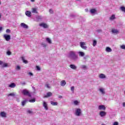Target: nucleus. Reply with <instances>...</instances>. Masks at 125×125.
<instances>
[{
  "label": "nucleus",
  "instance_id": "nucleus-1",
  "mask_svg": "<svg viewBox=\"0 0 125 125\" xmlns=\"http://www.w3.org/2000/svg\"><path fill=\"white\" fill-rule=\"evenodd\" d=\"M67 57L74 62H77L79 60V56L76 54V52L74 51H70L68 53Z\"/></svg>",
  "mask_w": 125,
  "mask_h": 125
},
{
  "label": "nucleus",
  "instance_id": "nucleus-2",
  "mask_svg": "<svg viewBox=\"0 0 125 125\" xmlns=\"http://www.w3.org/2000/svg\"><path fill=\"white\" fill-rule=\"evenodd\" d=\"M21 93L25 96H29V97H31L32 95H31V93H30V92L28 91L26 89H24L21 91Z\"/></svg>",
  "mask_w": 125,
  "mask_h": 125
},
{
  "label": "nucleus",
  "instance_id": "nucleus-3",
  "mask_svg": "<svg viewBox=\"0 0 125 125\" xmlns=\"http://www.w3.org/2000/svg\"><path fill=\"white\" fill-rule=\"evenodd\" d=\"M80 46L83 48V49H84L86 50L87 49V47L85 46V42H80Z\"/></svg>",
  "mask_w": 125,
  "mask_h": 125
},
{
  "label": "nucleus",
  "instance_id": "nucleus-4",
  "mask_svg": "<svg viewBox=\"0 0 125 125\" xmlns=\"http://www.w3.org/2000/svg\"><path fill=\"white\" fill-rule=\"evenodd\" d=\"M39 26L40 27H42V28H44V29H47L48 28V25H47V24L44 22H42L39 24Z\"/></svg>",
  "mask_w": 125,
  "mask_h": 125
},
{
  "label": "nucleus",
  "instance_id": "nucleus-5",
  "mask_svg": "<svg viewBox=\"0 0 125 125\" xmlns=\"http://www.w3.org/2000/svg\"><path fill=\"white\" fill-rule=\"evenodd\" d=\"M3 38L7 42H9V41H10V39H11L10 35L7 34H4L3 35Z\"/></svg>",
  "mask_w": 125,
  "mask_h": 125
},
{
  "label": "nucleus",
  "instance_id": "nucleus-6",
  "mask_svg": "<svg viewBox=\"0 0 125 125\" xmlns=\"http://www.w3.org/2000/svg\"><path fill=\"white\" fill-rule=\"evenodd\" d=\"M81 114H82V110L80 108H77L75 111L76 116H78L79 117L81 116Z\"/></svg>",
  "mask_w": 125,
  "mask_h": 125
},
{
  "label": "nucleus",
  "instance_id": "nucleus-7",
  "mask_svg": "<svg viewBox=\"0 0 125 125\" xmlns=\"http://www.w3.org/2000/svg\"><path fill=\"white\" fill-rule=\"evenodd\" d=\"M99 91L102 95H105V94H106V92L105 91V89L104 88H100Z\"/></svg>",
  "mask_w": 125,
  "mask_h": 125
},
{
  "label": "nucleus",
  "instance_id": "nucleus-8",
  "mask_svg": "<svg viewBox=\"0 0 125 125\" xmlns=\"http://www.w3.org/2000/svg\"><path fill=\"white\" fill-rule=\"evenodd\" d=\"M99 115L102 118H103V117H105L107 115V113L105 111H101L100 112Z\"/></svg>",
  "mask_w": 125,
  "mask_h": 125
},
{
  "label": "nucleus",
  "instance_id": "nucleus-9",
  "mask_svg": "<svg viewBox=\"0 0 125 125\" xmlns=\"http://www.w3.org/2000/svg\"><path fill=\"white\" fill-rule=\"evenodd\" d=\"M6 113L4 111H2L0 113V116L1 117V118H6Z\"/></svg>",
  "mask_w": 125,
  "mask_h": 125
},
{
  "label": "nucleus",
  "instance_id": "nucleus-10",
  "mask_svg": "<svg viewBox=\"0 0 125 125\" xmlns=\"http://www.w3.org/2000/svg\"><path fill=\"white\" fill-rule=\"evenodd\" d=\"M98 109L99 110H103L104 111V110H106V107H105V105H100L98 106Z\"/></svg>",
  "mask_w": 125,
  "mask_h": 125
},
{
  "label": "nucleus",
  "instance_id": "nucleus-11",
  "mask_svg": "<svg viewBox=\"0 0 125 125\" xmlns=\"http://www.w3.org/2000/svg\"><path fill=\"white\" fill-rule=\"evenodd\" d=\"M21 26L22 28H24V29H28V28H29V26H28V25L25 24V23L24 22L21 23Z\"/></svg>",
  "mask_w": 125,
  "mask_h": 125
},
{
  "label": "nucleus",
  "instance_id": "nucleus-12",
  "mask_svg": "<svg viewBox=\"0 0 125 125\" xmlns=\"http://www.w3.org/2000/svg\"><path fill=\"white\" fill-rule=\"evenodd\" d=\"M50 96H52V93L48 92L47 93L46 95L43 96V98H47L48 97H50Z\"/></svg>",
  "mask_w": 125,
  "mask_h": 125
},
{
  "label": "nucleus",
  "instance_id": "nucleus-13",
  "mask_svg": "<svg viewBox=\"0 0 125 125\" xmlns=\"http://www.w3.org/2000/svg\"><path fill=\"white\" fill-rule=\"evenodd\" d=\"M111 32H112V34H119L120 33V31L119 30H118V29H112L111 30Z\"/></svg>",
  "mask_w": 125,
  "mask_h": 125
},
{
  "label": "nucleus",
  "instance_id": "nucleus-14",
  "mask_svg": "<svg viewBox=\"0 0 125 125\" xmlns=\"http://www.w3.org/2000/svg\"><path fill=\"white\" fill-rule=\"evenodd\" d=\"M78 53L80 57H83V56L85 55V54H84V52H83L79 51Z\"/></svg>",
  "mask_w": 125,
  "mask_h": 125
},
{
  "label": "nucleus",
  "instance_id": "nucleus-15",
  "mask_svg": "<svg viewBox=\"0 0 125 125\" xmlns=\"http://www.w3.org/2000/svg\"><path fill=\"white\" fill-rule=\"evenodd\" d=\"M43 107H44V109H45L46 110H48V107H47V104L44 101L43 102Z\"/></svg>",
  "mask_w": 125,
  "mask_h": 125
},
{
  "label": "nucleus",
  "instance_id": "nucleus-16",
  "mask_svg": "<svg viewBox=\"0 0 125 125\" xmlns=\"http://www.w3.org/2000/svg\"><path fill=\"white\" fill-rule=\"evenodd\" d=\"M69 67L73 70H77V66L75 64H70Z\"/></svg>",
  "mask_w": 125,
  "mask_h": 125
},
{
  "label": "nucleus",
  "instance_id": "nucleus-17",
  "mask_svg": "<svg viewBox=\"0 0 125 125\" xmlns=\"http://www.w3.org/2000/svg\"><path fill=\"white\" fill-rule=\"evenodd\" d=\"M100 79H106V76L104 74H100L99 76Z\"/></svg>",
  "mask_w": 125,
  "mask_h": 125
},
{
  "label": "nucleus",
  "instance_id": "nucleus-18",
  "mask_svg": "<svg viewBox=\"0 0 125 125\" xmlns=\"http://www.w3.org/2000/svg\"><path fill=\"white\" fill-rule=\"evenodd\" d=\"M25 15H26V16H27L28 17H31V16H32V13H31V12L30 11H26L25 12Z\"/></svg>",
  "mask_w": 125,
  "mask_h": 125
},
{
  "label": "nucleus",
  "instance_id": "nucleus-19",
  "mask_svg": "<svg viewBox=\"0 0 125 125\" xmlns=\"http://www.w3.org/2000/svg\"><path fill=\"white\" fill-rule=\"evenodd\" d=\"M61 85L62 86H65L66 85V81L65 80H62L61 82Z\"/></svg>",
  "mask_w": 125,
  "mask_h": 125
},
{
  "label": "nucleus",
  "instance_id": "nucleus-20",
  "mask_svg": "<svg viewBox=\"0 0 125 125\" xmlns=\"http://www.w3.org/2000/svg\"><path fill=\"white\" fill-rule=\"evenodd\" d=\"M16 86V84L15 83H12L10 85H9V87H11V88H14Z\"/></svg>",
  "mask_w": 125,
  "mask_h": 125
},
{
  "label": "nucleus",
  "instance_id": "nucleus-21",
  "mask_svg": "<svg viewBox=\"0 0 125 125\" xmlns=\"http://www.w3.org/2000/svg\"><path fill=\"white\" fill-rule=\"evenodd\" d=\"M105 51L106 52H112V49L109 47H106L105 49Z\"/></svg>",
  "mask_w": 125,
  "mask_h": 125
},
{
  "label": "nucleus",
  "instance_id": "nucleus-22",
  "mask_svg": "<svg viewBox=\"0 0 125 125\" xmlns=\"http://www.w3.org/2000/svg\"><path fill=\"white\" fill-rule=\"evenodd\" d=\"M50 103L52 105V106H57V105H58V103L54 102L52 101L50 102Z\"/></svg>",
  "mask_w": 125,
  "mask_h": 125
},
{
  "label": "nucleus",
  "instance_id": "nucleus-23",
  "mask_svg": "<svg viewBox=\"0 0 125 125\" xmlns=\"http://www.w3.org/2000/svg\"><path fill=\"white\" fill-rule=\"evenodd\" d=\"M21 59H22L23 63H24V64H28V63H29L28 62V61L25 60V59L24 58V57H21Z\"/></svg>",
  "mask_w": 125,
  "mask_h": 125
},
{
  "label": "nucleus",
  "instance_id": "nucleus-24",
  "mask_svg": "<svg viewBox=\"0 0 125 125\" xmlns=\"http://www.w3.org/2000/svg\"><path fill=\"white\" fill-rule=\"evenodd\" d=\"M116 19V16L115 15H112L110 18L109 20H114Z\"/></svg>",
  "mask_w": 125,
  "mask_h": 125
},
{
  "label": "nucleus",
  "instance_id": "nucleus-25",
  "mask_svg": "<svg viewBox=\"0 0 125 125\" xmlns=\"http://www.w3.org/2000/svg\"><path fill=\"white\" fill-rule=\"evenodd\" d=\"M32 13H38V11H37V8H33Z\"/></svg>",
  "mask_w": 125,
  "mask_h": 125
},
{
  "label": "nucleus",
  "instance_id": "nucleus-26",
  "mask_svg": "<svg viewBox=\"0 0 125 125\" xmlns=\"http://www.w3.org/2000/svg\"><path fill=\"white\" fill-rule=\"evenodd\" d=\"M90 12L92 14H94V13H95V12H96V10L95 9H92L90 10Z\"/></svg>",
  "mask_w": 125,
  "mask_h": 125
},
{
  "label": "nucleus",
  "instance_id": "nucleus-27",
  "mask_svg": "<svg viewBox=\"0 0 125 125\" xmlns=\"http://www.w3.org/2000/svg\"><path fill=\"white\" fill-rule=\"evenodd\" d=\"M81 69H83V70H86L87 69V66L86 65H82L81 66Z\"/></svg>",
  "mask_w": 125,
  "mask_h": 125
},
{
  "label": "nucleus",
  "instance_id": "nucleus-28",
  "mask_svg": "<svg viewBox=\"0 0 125 125\" xmlns=\"http://www.w3.org/2000/svg\"><path fill=\"white\" fill-rule=\"evenodd\" d=\"M97 44V41L96 40L93 41V46H96Z\"/></svg>",
  "mask_w": 125,
  "mask_h": 125
},
{
  "label": "nucleus",
  "instance_id": "nucleus-29",
  "mask_svg": "<svg viewBox=\"0 0 125 125\" xmlns=\"http://www.w3.org/2000/svg\"><path fill=\"white\" fill-rule=\"evenodd\" d=\"M46 42H47L48 43L51 44L52 43V42H51V40H50V39L47 38L46 39Z\"/></svg>",
  "mask_w": 125,
  "mask_h": 125
},
{
  "label": "nucleus",
  "instance_id": "nucleus-30",
  "mask_svg": "<svg viewBox=\"0 0 125 125\" xmlns=\"http://www.w3.org/2000/svg\"><path fill=\"white\" fill-rule=\"evenodd\" d=\"M7 96L9 97V96H15V93H11L7 95Z\"/></svg>",
  "mask_w": 125,
  "mask_h": 125
},
{
  "label": "nucleus",
  "instance_id": "nucleus-31",
  "mask_svg": "<svg viewBox=\"0 0 125 125\" xmlns=\"http://www.w3.org/2000/svg\"><path fill=\"white\" fill-rule=\"evenodd\" d=\"M120 10L122 11L123 12H125V7L124 6H121L120 7Z\"/></svg>",
  "mask_w": 125,
  "mask_h": 125
},
{
  "label": "nucleus",
  "instance_id": "nucleus-32",
  "mask_svg": "<svg viewBox=\"0 0 125 125\" xmlns=\"http://www.w3.org/2000/svg\"><path fill=\"white\" fill-rule=\"evenodd\" d=\"M29 102H30V103H34V102H36V99H33L32 100H30Z\"/></svg>",
  "mask_w": 125,
  "mask_h": 125
},
{
  "label": "nucleus",
  "instance_id": "nucleus-33",
  "mask_svg": "<svg viewBox=\"0 0 125 125\" xmlns=\"http://www.w3.org/2000/svg\"><path fill=\"white\" fill-rule=\"evenodd\" d=\"M2 65V67L3 68H5L6 67H7V66H8V65L7 64V63H3Z\"/></svg>",
  "mask_w": 125,
  "mask_h": 125
},
{
  "label": "nucleus",
  "instance_id": "nucleus-34",
  "mask_svg": "<svg viewBox=\"0 0 125 125\" xmlns=\"http://www.w3.org/2000/svg\"><path fill=\"white\" fill-rule=\"evenodd\" d=\"M26 102H27V101H23L21 103L22 106H25V104H26Z\"/></svg>",
  "mask_w": 125,
  "mask_h": 125
},
{
  "label": "nucleus",
  "instance_id": "nucleus-35",
  "mask_svg": "<svg viewBox=\"0 0 125 125\" xmlns=\"http://www.w3.org/2000/svg\"><path fill=\"white\" fill-rule=\"evenodd\" d=\"M37 19L38 20H42V17L41 16H38L37 17Z\"/></svg>",
  "mask_w": 125,
  "mask_h": 125
},
{
  "label": "nucleus",
  "instance_id": "nucleus-36",
  "mask_svg": "<svg viewBox=\"0 0 125 125\" xmlns=\"http://www.w3.org/2000/svg\"><path fill=\"white\" fill-rule=\"evenodd\" d=\"M74 105H79V102L77 100L74 101Z\"/></svg>",
  "mask_w": 125,
  "mask_h": 125
},
{
  "label": "nucleus",
  "instance_id": "nucleus-37",
  "mask_svg": "<svg viewBox=\"0 0 125 125\" xmlns=\"http://www.w3.org/2000/svg\"><path fill=\"white\" fill-rule=\"evenodd\" d=\"M42 46V47H46V44L44 43H42L41 44Z\"/></svg>",
  "mask_w": 125,
  "mask_h": 125
},
{
  "label": "nucleus",
  "instance_id": "nucleus-38",
  "mask_svg": "<svg viewBox=\"0 0 125 125\" xmlns=\"http://www.w3.org/2000/svg\"><path fill=\"white\" fill-rule=\"evenodd\" d=\"M27 113H28V114H33V111L28 109L27 110Z\"/></svg>",
  "mask_w": 125,
  "mask_h": 125
},
{
  "label": "nucleus",
  "instance_id": "nucleus-39",
  "mask_svg": "<svg viewBox=\"0 0 125 125\" xmlns=\"http://www.w3.org/2000/svg\"><path fill=\"white\" fill-rule=\"evenodd\" d=\"M6 54H7V55H8V56L11 55V52L8 51L6 52Z\"/></svg>",
  "mask_w": 125,
  "mask_h": 125
},
{
  "label": "nucleus",
  "instance_id": "nucleus-40",
  "mask_svg": "<svg viewBox=\"0 0 125 125\" xmlns=\"http://www.w3.org/2000/svg\"><path fill=\"white\" fill-rule=\"evenodd\" d=\"M21 69V67L19 65H17L16 67V70H20Z\"/></svg>",
  "mask_w": 125,
  "mask_h": 125
},
{
  "label": "nucleus",
  "instance_id": "nucleus-41",
  "mask_svg": "<svg viewBox=\"0 0 125 125\" xmlns=\"http://www.w3.org/2000/svg\"><path fill=\"white\" fill-rule=\"evenodd\" d=\"M75 89V87L74 86H72L71 87V90L72 91V92H74V90Z\"/></svg>",
  "mask_w": 125,
  "mask_h": 125
},
{
  "label": "nucleus",
  "instance_id": "nucleus-42",
  "mask_svg": "<svg viewBox=\"0 0 125 125\" xmlns=\"http://www.w3.org/2000/svg\"><path fill=\"white\" fill-rule=\"evenodd\" d=\"M49 13H51V14H53V10L52 9H50L49 10Z\"/></svg>",
  "mask_w": 125,
  "mask_h": 125
},
{
  "label": "nucleus",
  "instance_id": "nucleus-43",
  "mask_svg": "<svg viewBox=\"0 0 125 125\" xmlns=\"http://www.w3.org/2000/svg\"><path fill=\"white\" fill-rule=\"evenodd\" d=\"M36 69L38 71H41V67L39 66H36Z\"/></svg>",
  "mask_w": 125,
  "mask_h": 125
},
{
  "label": "nucleus",
  "instance_id": "nucleus-44",
  "mask_svg": "<svg viewBox=\"0 0 125 125\" xmlns=\"http://www.w3.org/2000/svg\"><path fill=\"white\" fill-rule=\"evenodd\" d=\"M70 17L71 18H73V17H76V16L74 14H70Z\"/></svg>",
  "mask_w": 125,
  "mask_h": 125
},
{
  "label": "nucleus",
  "instance_id": "nucleus-45",
  "mask_svg": "<svg viewBox=\"0 0 125 125\" xmlns=\"http://www.w3.org/2000/svg\"><path fill=\"white\" fill-rule=\"evenodd\" d=\"M121 48L122 49H125V45H122L121 46Z\"/></svg>",
  "mask_w": 125,
  "mask_h": 125
},
{
  "label": "nucleus",
  "instance_id": "nucleus-46",
  "mask_svg": "<svg viewBox=\"0 0 125 125\" xmlns=\"http://www.w3.org/2000/svg\"><path fill=\"white\" fill-rule=\"evenodd\" d=\"M45 86L47 87V88H50V86H49V84H46Z\"/></svg>",
  "mask_w": 125,
  "mask_h": 125
},
{
  "label": "nucleus",
  "instance_id": "nucleus-47",
  "mask_svg": "<svg viewBox=\"0 0 125 125\" xmlns=\"http://www.w3.org/2000/svg\"><path fill=\"white\" fill-rule=\"evenodd\" d=\"M113 125H119V123L118 122H115L113 124Z\"/></svg>",
  "mask_w": 125,
  "mask_h": 125
},
{
  "label": "nucleus",
  "instance_id": "nucleus-48",
  "mask_svg": "<svg viewBox=\"0 0 125 125\" xmlns=\"http://www.w3.org/2000/svg\"><path fill=\"white\" fill-rule=\"evenodd\" d=\"M21 85H26V83L25 82L21 83Z\"/></svg>",
  "mask_w": 125,
  "mask_h": 125
},
{
  "label": "nucleus",
  "instance_id": "nucleus-49",
  "mask_svg": "<svg viewBox=\"0 0 125 125\" xmlns=\"http://www.w3.org/2000/svg\"><path fill=\"white\" fill-rule=\"evenodd\" d=\"M11 31L9 29H7L6 30V33H10Z\"/></svg>",
  "mask_w": 125,
  "mask_h": 125
},
{
  "label": "nucleus",
  "instance_id": "nucleus-50",
  "mask_svg": "<svg viewBox=\"0 0 125 125\" xmlns=\"http://www.w3.org/2000/svg\"><path fill=\"white\" fill-rule=\"evenodd\" d=\"M2 64H3V62H2L1 61H0V65H2Z\"/></svg>",
  "mask_w": 125,
  "mask_h": 125
},
{
  "label": "nucleus",
  "instance_id": "nucleus-51",
  "mask_svg": "<svg viewBox=\"0 0 125 125\" xmlns=\"http://www.w3.org/2000/svg\"><path fill=\"white\" fill-rule=\"evenodd\" d=\"M28 75H30V76H33V73H32L31 72H29Z\"/></svg>",
  "mask_w": 125,
  "mask_h": 125
},
{
  "label": "nucleus",
  "instance_id": "nucleus-52",
  "mask_svg": "<svg viewBox=\"0 0 125 125\" xmlns=\"http://www.w3.org/2000/svg\"><path fill=\"white\" fill-rule=\"evenodd\" d=\"M1 31H2V27H0V32H1Z\"/></svg>",
  "mask_w": 125,
  "mask_h": 125
},
{
  "label": "nucleus",
  "instance_id": "nucleus-53",
  "mask_svg": "<svg viewBox=\"0 0 125 125\" xmlns=\"http://www.w3.org/2000/svg\"><path fill=\"white\" fill-rule=\"evenodd\" d=\"M123 107H125V102H124L123 103Z\"/></svg>",
  "mask_w": 125,
  "mask_h": 125
},
{
  "label": "nucleus",
  "instance_id": "nucleus-54",
  "mask_svg": "<svg viewBox=\"0 0 125 125\" xmlns=\"http://www.w3.org/2000/svg\"><path fill=\"white\" fill-rule=\"evenodd\" d=\"M31 2H35V0H30Z\"/></svg>",
  "mask_w": 125,
  "mask_h": 125
},
{
  "label": "nucleus",
  "instance_id": "nucleus-55",
  "mask_svg": "<svg viewBox=\"0 0 125 125\" xmlns=\"http://www.w3.org/2000/svg\"><path fill=\"white\" fill-rule=\"evenodd\" d=\"M59 98H62V96H59Z\"/></svg>",
  "mask_w": 125,
  "mask_h": 125
},
{
  "label": "nucleus",
  "instance_id": "nucleus-56",
  "mask_svg": "<svg viewBox=\"0 0 125 125\" xmlns=\"http://www.w3.org/2000/svg\"><path fill=\"white\" fill-rule=\"evenodd\" d=\"M1 4V2L0 0V5Z\"/></svg>",
  "mask_w": 125,
  "mask_h": 125
},
{
  "label": "nucleus",
  "instance_id": "nucleus-57",
  "mask_svg": "<svg viewBox=\"0 0 125 125\" xmlns=\"http://www.w3.org/2000/svg\"><path fill=\"white\" fill-rule=\"evenodd\" d=\"M102 125H106L104 124H102Z\"/></svg>",
  "mask_w": 125,
  "mask_h": 125
},
{
  "label": "nucleus",
  "instance_id": "nucleus-58",
  "mask_svg": "<svg viewBox=\"0 0 125 125\" xmlns=\"http://www.w3.org/2000/svg\"><path fill=\"white\" fill-rule=\"evenodd\" d=\"M1 17V15L0 14V18Z\"/></svg>",
  "mask_w": 125,
  "mask_h": 125
},
{
  "label": "nucleus",
  "instance_id": "nucleus-59",
  "mask_svg": "<svg viewBox=\"0 0 125 125\" xmlns=\"http://www.w3.org/2000/svg\"><path fill=\"white\" fill-rule=\"evenodd\" d=\"M75 0L79 1V0Z\"/></svg>",
  "mask_w": 125,
  "mask_h": 125
},
{
  "label": "nucleus",
  "instance_id": "nucleus-60",
  "mask_svg": "<svg viewBox=\"0 0 125 125\" xmlns=\"http://www.w3.org/2000/svg\"><path fill=\"white\" fill-rule=\"evenodd\" d=\"M85 10H86V11H87V9H85Z\"/></svg>",
  "mask_w": 125,
  "mask_h": 125
},
{
  "label": "nucleus",
  "instance_id": "nucleus-61",
  "mask_svg": "<svg viewBox=\"0 0 125 125\" xmlns=\"http://www.w3.org/2000/svg\"><path fill=\"white\" fill-rule=\"evenodd\" d=\"M100 32H102V30H100Z\"/></svg>",
  "mask_w": 125,
  "mask_h": 125
},
{
  "label": "nucleus",
  "instance_id": "nucleus-62",
  "mask_svg": "<svg viewBox=\"0 0 125 125\" xmlns=\"http://www.w3.org/2000/svg\"><path fill=\"white\" fill-rule=\"evenodd\" d=\"M98 32H99V30H98Z\"/></svg>",
  "mask_w": 125,
  "mask_h": 125
}]
</instances>
